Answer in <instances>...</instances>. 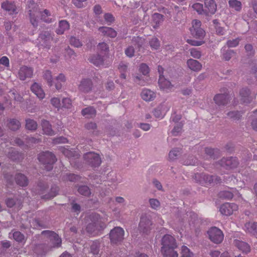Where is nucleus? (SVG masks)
Instances as JSON below:
<instances>
[{"label":"nucleus","instance_id":"nucleus-42","mask_svg":"<svg viewBox=\"0 0 257 257\" xmlns=\"http://www.w3.org/2000/svg\"><path fill=\"white\" fill-rule=\"evenodd\" d=\"M37 126V123L34 120L30 118L26 119V127L27 130L35 131Z\"/></svg>","mask_w":257,"mask_h":257},{"label":"nucleus","instance_id":"nucleus-33","mask_svg":"<svg viewBox=\"0 0 257 257\" xmlns=\"http://www.w3.org/2000/svg\"><path fill=\"white\" fill-rule=\"evenodd\" d=\"M8 157L13 161H20L23 159V155L22 154L19 153L16 151L15 149L11 148L10 151L8 152Z\"/></svg>","mask_w":257,"mask_h":257},{"label":"nucleus","instance_id":"nucleus-64","mask_svg":"<svg viewBox=\"0 0 257 257\" xmlns=\"http://www.w3.org/2000/svg\"><path fill=\"white\" fill-rule=\"evenodd\" d=\"M62 107L70 108L72 106V100L69 98H64L62 99Z\"/></svg>","mask_w":257,"mask_h":257},{"label":"nucleus","instance_id":"nucleus-29","mask_svg":"<svg viewBox=\"0 0 257 257\" xmlns=\"http://www.w3.org/2000/svg\"><path fill=\"white\" fill-rule=\"evenodd\" d=\"M41 124L44 134L49 136H53L55 135L54 131L52 129L51 125L48 121L43 120Z\"/></svg>","mask_w":257,"mask_h":257},{"label":"nucleus","instance_id":"nucleus-59","mask_svg":"<svg viewBox=\"0 0 257 257\" xmlns=\"http://www.w3.org/2000/svg\"><path fill=\"white\" fill-rule=\"evenodd\" d=\"M51 104L55 108L59 109L61 107L60 100L57 97H53L50 100Z\"/></svg>","mask_w":257,"mask_h":257},{"label":"nucleus","instance_id":"nucleus-30","mask_svg":"<svg viewBox=\"0 0 257 257\" xmlns=\"http://www.w3.org/2000/svg\"><path fill=\"white\" fill-rule=\"evenodd\" d=\"M69 23L66 20H61L59 22V26L56 32L59 35L63 34L64 32L69 29Z\"/></svg>","mask_w":257,"mask_h":257},{"label":"nucleus","instance_id":"nucleus-46","mask_svg":"<svg viewBox=\"0 0 257 257\" xmlns=\"http://www.w3.org/2000/svg\"><path fill=\"white\" fill-rule=\"evenodd\" d=\"M193 253L190 251V249L185 245L182 246L181 257H193Z\"/></svg>","mask_w":257,"mask_h":257},{"label":"nucleus","instance_id":"nucleus-19","mask_svg":"<svg viewBox=\"0 0 257 257\" xmlns=\"http://www.w3.org/2000/svg\"><path fill=\"white\" fill-rule=\"evenodd\" d=\"M234 245L243 253H247L250 251L249 245L243 241L235 239L233 242Z\"/></svg>","mask_w":257,"mask_h":257},{"label":"nucleus","instance_id":"nucleus-21","mask_svg":"<svg viewBox=\"0 0 257 257\" xmlns=\"http://www.w3.org/2000/svg\"><path fill=\"white\" fill-rule=\"evenodd\" d=\"M142 99L146 101H150L155 99L156 93L149 89H144L141 93Z\"/></svg>","mask_w":257,"mask_h":257},{"label":"nucleus","instance_id":"nucleus-18","mask_svg":"<svg viewBox=\"0 0 257 257\" xmlns=\"http://www.w3.org/2000/svg\"><path fill=\"white\" fill-rule=\"evenodd\" d=\"M158 84L160 89L166 92L170 90L173 87L171 82L166 79L164 76L159 77Z\"/></svg>","mask_w":257,"mask_h":257},{"label":"nucleus","instance_id":"nucleus-1","mask_svg":"<svg viewBox=\"0 0 257 257\" xmlns=\"http://www.w3.org/2000/svg\"><path fill=\"white\" fill-rule=\"evenodd\" d=\"M28 9L30 22L35 28L38 26L39 18L47 23H50L54 20V17L51 15L49 11L45 9L43 12H41L38 5L33 1L29 2Z\"/></svg>","mask_w":257,"mask_h":257},{"label":"nucleus","instance_id":"nucleus-22","mask_svg":"<svg viewBox=\"0 0 257 257\" xmlns=\"http://www.w3.org/2000/svg\"><path fill=\"white\" fill-rule=\"evenodd\" d=\"M32 91L40 99H43L45 96V94L41 88V86L37 83H34L31 87Z\"/></svg>","mask_w":257,"mask_h":257},{"label":"nucleus","instance_id":"nucleus-62","mask_svg":"<svg viewBox=\"0 0 257 257\" xmlns=\"http://www.w3.org/2000/svg\"><path fill=\"white\" fill-rule=\"evenodd\" d=\"M227 115L229 117L234 119H238L241 116L240 112L237 111H230L227 113Z\"/></svg>","mask_w":257,"mask_h":257},{"label":"nucleus","instance_id":"nucleus-2","mask_svg":"<svg viewBox=\"0 0 257 257\" xmlns=\"http://www.w3.org/2000/svg\"><path fill=\"white\" fill-rule=\"evenodd\" d=\"M42 234L46 239L47 243L39 244L36 246V251L40 254H45L52 248L60 246L62 240L59 235L54 231L44 230Z\"/></svg>","mask_w":257,"mask_h":257},{"label":"nucleus","instance_id":"nucleus-20","mask_svg":"<svg viewBox=\"0 0 257 257\" xmlns=\"http://www.w3.org/2000/svg\"><path fill=\"white\" fill-rule=\"evenodd\" d=\"M1 8L5 11L8 12L10 14L16 12V7L14 3L8 1L4 2L1 4Z\"/></svg>","mask_w":257,"mask_h":257},{"label":"nucleus","instance_id":"nucleus-56","mask_svg":"<svg viewBox=\"0 0 257 257\" xmlns=\"http://www.w3.org/2000/svg\"><path fill=\"white\" fill-rule=\"evenodd\" d=\"M192 8L199 14H204L205 10L203 9V5L200 3H195L192 6Z\"/></svg>","mask_w":257,"mask_h":257},{"label":"nucleus","instance_id":"nucleus-10","mask_svg":"<svg viewBox=\"0 0 257 257\" xmlns=\"http://www.w3.org/2000/svg\"><path fill=\"white\" fill-rule=\"evenodd\" d=\"M210 240L214 243L219 244L223 240L224 234L222 231L216 227H212L207 231Z\"/></svg>","mask_w":257,"mask_h":257},{"label":"nucleus","instance_id":"nucleus-58","mask_svg":"<svg viewBox=\"0 0 257 257\" xmlns=\"http://www.w3.org/2000/svg\"><path fill=\"white\" fill-rule=\"evenodd\" d=\"M180 151L178 149H175L171 150L169 154V157L170 160H173L177 158V157L180 154Z\"/></svg>","mask_w":257,"mask_h":257},{"label":"nucleus","instance_id":"nucleus-5","mask_svg":"<svg viewBox=\"0 0 257 257\" xmlns=\"http://www.w3.org/2000/svg\"><path fill=\"white\" fill-rule=\"evenodd\" d=\"M192 27L190 29L191 35L195 38L200 40L196 41L191 39H187V42L192 46H199L204 43L203 40L205 32L200 27L201 23L199 20H194L192 22Z\"/></svg>","mask_w":257,"mask_h":257},{"label":"nucleus","instance_id":"nucleus-16","mask_svg":"<svg viewBox=\"0 0 257 257\" xmlns=\"http://www.w3.org/2000/svg\"><path fill=\"white\" fill-rule=\"evenodd\" d=\"M205 12L206 15H213L217 10V5L215 0H205Z\"/></svg>","mask_w":257,"mask_h":257},{"label":"nucleus","instance_id":"nucleus-27","mask_svg":"<svg viewBox=\"0 0 257 257\" xmlns=\"http://www.w3.org/2000/svg\"><path fill=\"white\" fill-rule=\"evenodd\" d=\"M244 230L246 232L253 235H257V223L248 222L244 225Z\"/></svg>","mask_w":257,"mask_h":257},{"label":"nucleus","instance_id":"nucleus-53","mask_svg":"<svg viewBox=\"0 0 257 257\" xmlns=\"http://www.w3.org/2000/svg\"><path fill=\"white\" fill-rule=\"evenodd\" d=\"M150 45L152 49L157 50L160 47V42L157 38H153L150 41Z\"/></svg>","mask_w":257,"mask_h":257},{"label":"nucleus","instance_id":"nucleus-63","mask_svg":"<svg viewBox=\"0 0 257 257\" xmlns=\"http://www.w3.org/2000/svg\"><path fill=\"white\" fill-rule=\"evenodd\" d=\"M197 163V159L193 156H191L189 159L185 160L183 162V164L185 165H195Z\"/></svg>","mask_w":257,"mask_h":257},{"label":"nucleus","instance_id":"nucleus-61","mask_svg":"<svg viewBox=\"0 0 257 257\" xmlns=\"http://www.w3.org/2000/svg\"><path fill=\"white\" fill-rule=\"evenodd\" d=\"M240 40V39L239 38H236L232 40H228L226 43V45L228 47H235L238 45Z\"/></svg>","mask_w":257,"mask_h":257},{"label":"nucleus","instance_id":"nucleus-36","mask_svg":"<svg viewBox=\"0 0 257 257\" xmlns=\"http://www.w3.org/2000/svg\"><path fill=\"white\" fill-rule=\"evenodd\" d=\"M14 239L20 243L24 244L26 241L27 237L19 231H15L13 234Z\"/></svg>","mask_w":257,"mask_h":257},{"label":"nucleus","instance_id":"nucleus-28","mask_svg":"<svg viewBox=\"0 0 257 257\" xmlns=\"http://www.w3.org/2000/svg\"><path fill=\"white\" fill-rule=\"evenodd\" d=\"M98 30L104 36H106L111 38H114L117 35L116 32L111 28L102 27L99 28Z\"/></svg>","mask_w":257,"mask_h":257},{"label":"nucleus","instance_id":"nucleus-52","mask_svg":"<svg viewBox=\"0 0 257 257\" xmlns=\"http://www.w3.org/2000/svg\"><path fill=\"white\" fill-rule=\"evenodd\" d=\"M87 0H72L73 5L78 8H83L86 6Z\"/></svg>","mask_w":257,"mask_h":257},{"label":"nucleus","instance_id":"nucleus-50","mask_svg":"<svg viewBox=\"0 0 257 257\" xmlns=\"http://www.w3.org/2000/svg\"><path fill=\"white\" fill-rule=\"evenodd\" d=\"M219 196L222 198L230 199L233 197V193L230 191H223L219 192Z\"/></svg>","mask_w":257,"mask_h":257},{"label":"nucleus","instance_id":"nucleus-13","mask_svg":"<svg viewBox=\"0 0 257 257\" xmlns=\"http://www.w3.org/2000/svg\"><path fill=\"white\" fill-rule=\"evenodd\" d=\"M152 223L150 218L145 215L141 218L139 228L140 231L144 233H148L153 228Z\"/></svg>","mask_w":257,"mask_h":257},{"label":"nucleus","instance_id":"nucleus-15","mask_svg":"<svg viewBox=\"0 0 257 257\" xmlns=\"http://www.w3.org/2000/svg\"><path fill=\"white\" fill-rule=\"evenodd\" d=\"M219 164L221 167L228 170L236 167L238 163L235 157H230L229 158L222 159Z\"/></svg>","mask_w":257,"mask_h":257},{"label":"nucleus","instance_id":"nucleus-41","mask_svg":"<svg viewBox=\"0 0 257 257\" xmlns=\"http://www.w3.org/2000/svg\"><path fill=\"white\" fill-rule=\"evenodd\" d=\"M43 77L44 79L47 81L49 86H52L53 85L54 80L52 78V72L50 70H45L43 72Z\"/></svg>","mask_w":257,"mask_h":257},{"label":"nucleus","instance_id":"nucleus-11","mask_svg":"<svg viewBox=\"0 0 257 257\" xmlns=\"http://www.w3.org/2000/svg\"><path fill=\"white\" fill-rule=\"evenodd\" d=\"M108 56L101 57L100 55L97 54L91 56L89 60L90 62L96 66H104L107 67L110 63V61L108 60Z\"/></svg>","mask_w":257,"mask_h":257},{"label":"nucleus","instance_id":"nucleus-32","mask_svg":"<svg viewBox=\"0 0 257 257\" xmlns=\"http://www.w3.org/2000/svg\"><path fill=\"white\" fill-rule=\"evenodd\" d=\"M61 151L62 153L67 158L70 159H76L78 158L80 155L79 153H77L75 151H72L71 150H69L64 147L61 148Z\"/></svg>","mask_w":257,"mask_h":257},{"label":"nucleus","instance_id":"nucleus-6","mask_svg":"<svg viewBox=\"0 0 257 257\" xmlns=\"http://www.w3.org/2000/svg\"><path fill=\"white\" fill-rule=\"evenodd\" d=\"M38 158L39 161L45 165L44 169L47 171L51 170L53 168V165L57 161L55 156L49 151L40 153Z\"/></svg>","mask_w":257,"mask_h":257},{"label":"nucleus","instance_id":"nucleus-44","mask_svg":"<svg viewBox=\"0 0 257 257\" xmlns=\"http://www.w3.org/2000/svg\"><path fill=\"white\" fill-rule=\"evenodd\" d=\"M145 39L140 37H135L132 39V43L135 46H137L139 51H140L141 49L145 43Z\"/></svg>","mask_w":257,"mask_h":257},{"label":"nucleus","instance_id":"nucleus-17","mask_svg":"<svg viewBox=\"0 0 257 257\" xmlns=\"http://www.w3.org/2000/svg\"><path fill=\"white\" fill-rule=\"evenodd\" d=\"M33 74V69L25 66L21 67L19 71V77L22 80H24L27 78H31Z\"/></svg>","mask_w":257,"mask_h":257},{"label":"nucleus","instance_id":"nucleus-26","mask_svg":"<svg viewBox=\"0 0 257 257\" xmlns=\"http://www.w3.org/2000/svg\"><path fill=\"white\" fill-rule=\"evenodd\" d=\"M188 67L194 71H199L202 68V64L197 60L190 59L187 62Z\"/></svg>","mask_w":257,"mask_h":257},{"label":"nucleus","instance_id":"nucleus-57","mask_svg":"<svg viewBox=\"0 0 257 257\" xmlns=\"http://www.w3.org/2000/svg\"><path fill=\"white\" fill-rule=\"evenodd\" d=\"M139 71L141 72L143 75H146L149 73L150 69L147 64L142 63L140 66Z\"/></svg>","mask_w":257,"mask_h":257},{"label":"nucleus","instance_id":"nucleus-9","mask_svg":"<svg viewBox=\"0 0 257 257\" xmlns=\"http://www.w3.org/2000/svg\"><path fill=\"white\" fill-rule=\"evenodd\" d=\"M83 158L86 163L93 168L98 167L101 163V160L99 154L93 152L85 154Z\"/></svg>","mask_w":257,"mask_h":257},{"label":"nucleus","instance_id":"nucleus-49","mask_svg":"<svg viewBox=\"0 0 257 257\" xmlns=\"http://www.w3.org/2000/svg\"><path fill=\"white\" fill-rule=\"evenodd\" d=\"M59 191V188L57 186H53L51 189L50 193L46 195V197H44V198L46 199H51L55 196H56L58 193V192Z\"/></svg>","mask_w":257,"mask_h":257},{"label":"nucleus","instance_id":"nucleus-4","mask_svg":"<svg viewBox=\"0 0 257 257\" xmlns=\"http://www.w3.org/2000/svg\"><path fill=\"white\" fill-rule=\"evenodd\" d=\"M89 218L91 222L86 226V231L92 236L99 235L101 231L106 227L104 219L97 214L90 215Z\"/></svg>","mask_w":257,"mask_h":257},{"label":"nucleus","instance_id":"nucleus-40","mask_svg":"<svg viewBox=\"0 0 257 257\" xmlns=\"http://www.w3.org/2000/svg\"><path fill=\"white\" fill-rule=\"evenodd\" d=\"M118 69L120 73V77L124 80L125 79L126 77V73L127 70V65L121 62L119 63Z\"/></svg>","mask_w":257,"mask_h":257},{"label":"nucleus","instance_id":"nucleus-51","mask_svg":"<svg viewBox=\"0 0 257 257\" xmlns=\"http://www.w3.org/2000/svg\"><path fill=\"white\" fill-rule=\"evenodd\" d=\"M78 192L84 196H88L90 194V190L87 186H82L78 188Z\"/></svg>","mask_w":257,"mask_h":257},{"label":"nucleus","instance_id":"nucleus-23","mask_svg":"<svg viewBox=\"0 0 257 257\" xmlns=\"http://www.w3.org/2000/svg\"><path fill=\"white\" fill-rule=\"evenodd\" d=\"M39 38L43 42L45 47L50 48V43L53 40V38L49 32H44L41 33L40 34Z\"/></svg>","mask_w":257,"mask_h":257},{"label":"nucleus","instance_id":"nucleus-8","mask_svg":"<svg viewBox=\"0 0 257 257\" xmlns=\"http://www.w3.org/2000/svg\"><path fill=\"white\" fill-rule=\"evenodd\" d=\"M124 231L120 227H115L109 233V238L111 244L120 243L124 239Z\"/></svg>","mask_w":257,"mask_h":257},{"label":"nucleus","instance_id":"nucleus-12","mask_svg":"<svg viewBox=\"0 0 257 257\" xmlns=\"http://www.w3.org/2000/svg\"><path fill=\"white\" fill-rule=\"evenodd\" d=\"M92 82L91 80L88 78H82L78 85L79 91L83 93H89L92 90Z\"/></svg>","mask_w":257,"mask_h":257},{"label":"nucleus","instance_id":"nucleus-45","mask_svg":"<svg viewBox=\"0 0 257 257\" xmlns=\"http://www.w3.org/2000/svg\"><path fill=\"white\" fill-rule=\"evenodd\" d=\"M98 50L103 56H107V53L109 51V47L108 45L105 43H99L98 45Z\"/></svg>","mask_w":257,"mask_h":257},{"label":"nucleus","instance_id":"nucleus-60","mask_svg":"<svg viewBox=\"0 0 257 257\" xmlns=\"http://www.w3.org/2000/svg\"><path fill=\"white\" fill-rule=\"evenodd\" d=\"M70 43L72 46L75 47H79L82 46V44L79 39L74 37H71L70 39Z\"/></svg>","mask_w":257,"mask_h":257},{"label":"nucleus","instance_id":"nucleus-54","mask_svg":"<svg viewBox=\"0 0 257 257\" xmlns=\"http://www.w3.org/2000/svg\"><path fill=\"white\" fill-rule=\"evenodd\" d=\"M190 55L195 59H200L201 57V52L196 48H192L190 50Z\"/></svg>","mask_w":257,"mask_h":257},{"label":"nucleus","instance_id":"nucleus-14","mask_svg":"<svg viewBox=\"0 0 257 257\" xmlns=\"http://www.w3.org/2000/svg\"><path fill=\"white\" fill-rule=\"evenodd\" d=\"M238 208L237 205L235 203H225L220 206L219 210L222 214L229 216Z\"/></svg>","mask_w":257,"mask_h":257},{"label":"nucleus","instance_id":"nucleus-25","mask_svg":"<svg viewBox=\"0 0 257 257\" xmlns=\"http://www.w3.org/2000/svg\"><path fill=\"white\" fill-rule=\"evenodd\" d=\"M229 97L227 94H218L214 97L215 102L218 105H224L227 103Z\"/></svg>","mask_w":257,"mask_h":257},{"label":"nucleus","instance_id":"nucleus-24","mask_svg":"<svg viewBox=\"0 0 257 257\" xmlns=\"http://www.w3.org/2000/svg\"><path fill=\"white\" fill-rule=\"evenodd\" d=\"M66 80L65 75L63 73H60L53 80V84L55 85V88L57 90H60L62 87Z\"/></svg>","mask_w":257,"mask_h":257},{"label":"nucleus","instance_id":"nucleus-35","mask_svg":"<svg viewBox=\"0 0 257 257\" xmlns=\"http://www.w3.org/2000/svg\"><path fill=\"white\" fill-rule=\"evenodd\" d=\"M229 7L236 12H240L242 9L241 2L238 0H229L228 1Z\"/></svg>","mask_w":257,"mask_h":257},{"label":"nucleus","instance_id":"nucleus-55","mask_svg":"<svg viewBox=\"0 0 257 257\" xmlns=\"http://www.w3.org/2000/svg\"><path fill=\"white\" fill-rule=\"evenodd\" d=\"M221 51L222 53V58L225 61L229 60L232 54L234 53L233 51L231 50H228L225 52H224V50H222Z\"/></svg>","mask_w":257,"mask_h":257},{"label":"nucleus","instance_id":"nucleus-37","mask_svg":"<svg viewBox=\"0 0 257 257\" xmlns=\"http://www.w3.org/2000/svg\"><path fill=\"white\" fill-rule=\"evenodd\" d=\"M6 203L9 207L15 206V207H17L18 209H20L21 208L22 202L21 200H17V202H16L14 199L9 198L6 200Z\"/></svg>","mask_w":257,"mask_h":257},{"label":"nucleus","instance_id":"nucleus-43","mask_svg":"<svg viewBox=\"0 0 257 257\" xmlns=\"http://www.w3.org/2000/svg\"><path fill=\"white\" fill-rule=\"evenodd\" d=\"M8 127L13 131H16L21 126V123L20 121L16 119H11L8 124Z\"/></svg>","mask_w":257,"mask_h":257},{"label":"nucleus","instance_id":"nucleus-3","mask_svg":"<svg viewBox=\"0 0 257 257\" xmlns=\"http://www.w3.org/2000/svg\"><path fill=\"white\" fill-rule=\"evenodd\" d=\"M161 251L164 257H178V253L175 249L178 245L175 238L171 235H165L161 241Z\"/></svg>","mask_w":257,"mask_h":257},{"label":"nucleus","instance_id":"nucleus-47","mask_svg":"<svg viewBox=\"0 0 257 257\" xmlns=\"http://www.w3.org/2000/svg\"><path fill=\"white\" fill-rule=\"evenodd\" d=\"M99 243L97 241H93L90 246L91 252L95 255L99 252Z\"/></svg>","mask_w":257,"mask_h":257},{"label":"nucleus","instance_id":"nucleus-38","mask_svg":"<svg viewBox=\"0 0 257 257\" xmlns=\"http://www.w3.org/2000/svg\"><path fill=\"white\" fill-rule=\"evenodd\" d=\"M82 114L88 118L94 116L96 114V111L93 107H88L82 110Z\"/></svg>","mask_w":257,"mask_h":257},{"label":"nucleus","instance_id":"nucleus-31","mask_svg":"<svg viewBox=\"0 0 257 257\" xmlns=\"http://www.w3.org/2000/svg\"><path fill=\"white\" fill-rule=\"evenodd\" d=\"M241 97V101L243 103H248L251 100V98L249 96L250 91L247 88L242 89L239 93Z\"/></svg>","mask_w":257,"mask_h":257},{"label":"nucleus","instance_id":"nucleus-7","mask_svg":"<svg viewBox=\"0 0 257 257\" xmlns=\"http://www.w3.org/2000/svg\"><path fill=\"white\" fill-rule=\"evenodd\" d=\"M194 180L202 185H207L211 183H218L220 181V179L216 176L206 175L204 173H196L194 175Z\"/></svg>","mask_w":257,"mask_h":257},{"label":"nucleus","instance_id":"nucleus-48","mask_svg":"<svg viewBox=\"0 0 257 257\" xmlns=\"http://www.w3.org/2000/svg\"><path fill=\"white\" fill-rule=\"evenodd\" d=\"M205 153L209 158L215 159V157L214 156L219 154V152L218 149H213L211 148H206L205 149Z\"/></svg>","mask_w":257,"mask_h":257},{"label":"nucleus","instance_id":"nucleus-34","mask_svg":"<svg viewBox=\"0 0 257 257\" xmlns=\"http://www.w3.org/2000/svg\"><path fill=\"white\" fill-rule=\"evenodd\" d=\"M15 180L17 184L20 186H25L28 185V180L23 174H18L15 177Z\"/></svg>","mask_w":257,"mask_h":257},{"label":"nucleus","instance_id":"nucleus-39","mask_svg":"<svg viewBox=\"0 0 257 257\" xmlns=\"http://www.w3.org/2000/svg\"><path fill=\"white\" fill-rule=\"evenodd\" d=\"M152 18L153 22L155 24L153 26L154 28H157L163 22V15L159 13H155L153 15Z\"/></svg>","mask_w":257,"mask_h":257}]
</instances>
